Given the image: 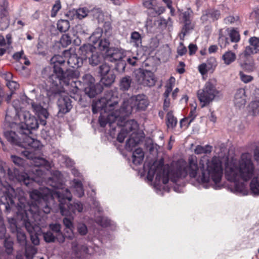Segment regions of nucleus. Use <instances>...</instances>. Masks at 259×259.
Listing matches in <instances>:
<instances>
[{
  "instance_id": "1",
  "label": "nucleus",
  "mask_w": 259,
  "mask_h": 259,
  "mask_svg": "<svg viewBox=\"0 0 259 259\" xmlns=\"http://www.w3.org/2000/svg\"><path fill=\"white\" fill-rule=\"evenodd\" d=\"M119 101L117 90H110L106 92L104 97L92 104V111L94 113L98 111L106 113L107 115H101L99 121L101 126H105L107 123L111 124L117 121V124L121 126L122 120L130 115L133 109L144 110L148 105L147 98L144 95H138L132 97L129 99L124 101L120 109L118 103Z\"/></svg>"
},
{
  "instance_id": "2",
  "label": "nucleus",
  "mask_w": 259,
  "mask_h": 259,
  "mask_svg": "<svg viewBox=\"0 0 259 259\" xmlns=\"http://www.w3.org/2000/svg\"><path fill=\"white\" fill-rule=\"evenodd\" d=\"M199 170L196 157L191 156L189 158V164L185 168V174L188 175L199 183L212 182L213 188L220 189L223 186L221 180L223 176L222 163L219 157H213L209 159L206 156L201 157L199 161Z\"/></svg>"
},
{
  "instance_id": "3",
  "label": "nucleus",
  "mask_w": 259,
  "mask_h": 259,
  "mask_svg": "<svg viewBox=\"0 0 259 259\" xmlns=\"http://www.w3.org/2000/svg\"><path fill=\"white\" fill-rule=\"evenodd\" d=\"M254 165L251 155L242 153L239 158H228L225 163L226 179L234 183V191L242 195H246L248 190L243 182L249 181L253 176Z\"/></svg>"
},
{
  "instance_id": "4",
  "label": "nucleus",
  "mask_w": 259,
  "mask_h": 259,
  "mask_svg": "<svg viewBox=\"0 0 259 259\" xmlns=\"http://www.w3.org/2000/svg\"><path fill=\"white\" fill-rule=\"evenodd\" d=\"M18 116L20 122L14 123V127L16 126L17 132L22 135H25L24 140L25 143L34 150L39 149L40 146V142L29 136L31 133V130H35L38 127V123L36 118L32 116L29 112L27 111L18 112Z\"/></svg>"
},
{
  "instance_id": "5",
  "label": "nucleus",
  "mask_w": 259,
  "mask_h": 259,
  "mask_svg": "<svg viewBox=\"0 0 259 259\" xmlns=\"http://www.w3.org/2000/svg\"><path fill=\"white\" fill-rule=\"evenodd\" d=\"M65 59L60 55H55L51 59V64H53V73L49 77V82L54 87H57L61 84L63 78H73L74 73L71 69L67 70L64 72L61 65L64 64Z\"/></svg>"
},
{
  "instance_id": "6",
  "label": "nucleus",
  "mask_w": 259,
  "mask_h": 259,
  "mask_svg": "<svg viewBox=\"0 0 259 259\" xmlns=\"http://www.w3.org/2000/svg\"><path fill=\"white\" fill-rule=\"evenodd\" d=\"M79 54L80 56V58H77L75 56H72L69 58L68 63L72 67H75L74 66L77 67L80 66L78 59L83 61L86 60L88 58L90 64L92 66L97 65L101 60V58L97 52L96 48L91 44L84 45L81 46L79 50Z\"/></svg>"
},
{
  "instance_id": "7",
  "label": "nucleus",
  "mask_w": 259,
  "mask_h": 259,
  "mask_svg": "<svg viewBox=\"0 0 259 259\" xmlns=\"http://www.w3.org/2000/svg\"><path fill=\"white\" fill-rule=\"evenodd\" d=\"M56 194L60 201V209L63 215H71L72 213H75L76 212H80L82 210V205L80 203H70L67 205L68 209H66L63 200H67L70 201L71 200V193L67 189L57 190Z\"/></svg>"
},
{
  "instance_id": "8",
  "label": "nucleus",
  "mask_w": 259,
  "mask_h": 259,
  "mask_svg": "<svg viewBox=\"0 0 259 259\" xmlns=\"http://www.w3.org/2000/svg\"><path fill=\"white\" fill-rule=\"evenodd\" d=\"M219 92L210 81L205 83L202 89L197 91V97L202 108L208 105L216 97Z\"/></svg>"
},
{
  "instance_id": "9",
  "label": "nucleus",
  "mask_w": 259,
  "mask_h": 259,
  "mask_svg": "<svg viewBox=\"0 0 259 259\" xmlns=\"http://www.w3.org/2000/svg\"><path fill=\"white\" fill-rule=\"evenodd\" d=\"M57 190L55 191L53 193L51 192L48 189L45 188L41 191L34 190L30 193V197L33 201L31 206H30V211L34 212V213L39 211L40 203L42 201L45 200V195L50 194L53 197H57L56 192Z\"/></svg>"
},
{
  "instance_id": "10",
  "label": "nucleus",
  "mask_w": 259,
  "mask_h": 259,
  "mask_svg": "<svg viewBox=\"0 0 259 259\" xmlns=\"http://www.w3.org/2000/svg\"><path fill=\"white\" fill-rule=\"evenodd\" d=\"M134 74L135 80L139 84L149 87L155 85L156 80L151 71L139 69L135 71Z\"/></svg>"
},
{
  "instance_id": "11",
  "label": "nucleus",
  "mask_w": 259,
  "mask_h": 259,
  "mask_svg": "<svg viewBox=\"0 0 259 259\" xmlns=\"http://www.w3.org/2000/svg\"><path fill=\"white\" fill-rule=\"evenodd\" d=\"M52 91L55 94H59L60 96L58 100V106L59 109V112L65 114L68 112L72 108L71 101L67 94L64 92L58 91V88L53 86L52 84Z\"/></svg>"
},
{
  "instance_id": "12",
  "label": "nucleus",
  "mask_w": 259,
  "mask_h": 259,
  "mask_svg": "<svg viewBox=\"0 0 259 259\" xmlns=\"http://www.w3.org/2000/svg\"><path fill=\"white\" fill-rule=\"evenodd\" d=\"M154 175H155V183L157 185L166 184L169 181L168 170L163 169L161 165L158 166L155 170L152 167L150 168L148 172V178L152 180Z\"/></svg>"
},
{
  "instance_id": "13",
  "label": "nucleus",
  "mask_w": 259,
  "mask_h": 259,
  "mask_svg": "<svg viewBox=\"0 0 259 259\" xmlns=\"http://www.w3.org/2000/svg\"><path fill=\"white\" fill-rule=\"evenodd\" d=\"M82 81L84 86V92L90 98L94 97L101 92L100 85L95 84V79L90 74L82 76Z\"/></svg>"
},
{
  "instance_id": "14",
  "label": "nucleus",
  "mask_w": 259,
  "mask_h": 259,
  "mask_svg": "<svg viewBox=\"0 0 259 259\" xmlns=\"http://www.w3.org/2000/svg\"><path fill=\"white\" fill-rule=\"evenodd\" d=\"M138 125L134 120L126 121L120 133L118 134L117 140L120 143H122L125 138L130 135L133 131L138 130Z\"/></svg>"
},
{
  "instance_id": "15",
  "label": "nucleus",
  "mask_w": 259,
  "mask_h": 259,
  "mask_svg": "<svg viewBox=\"0 0 259 259\" xmlns=\"http://www.w3.org/2000/svg\"><path fill=\"white\" fill-rule=\"evenodd\" d=\"M20 135L21 137L18 136L15 132L11 131H7L4 132L5 138L11 144L19 146H27L29 147V146L24 142V138H25V135Z\"/></svg>"
},
{
  "instance_id": "16",
  "label": "nucleus",
  "mask_w": 259,
  "mask_h": 259,
  "mask_svg": "<svg viewBox=\"0 0 259 259\" xmlns=\"http://www.w3.org/2000/svg\"><path fill=\"white\" fill-rule=\"evenodd\" d=\"M106 55L109 61L115 62L119 61L124 58L125 56V51L121 48H110V49L107 51Z\"/></svg>"
},
{
  "instance_id": "17",
  "label": "nucleus",
  "mask_w": 259,
  "mask_h": 259,
  "mask_svg": "<svg viewBox=\"0 0 259 259\" xmlns=\"http://www.w3.org/2000/svg\"><path fill=\"white\" fill-rule=\"evenodd\" d=\"M22 100H25L26 103L31 105L33 111L35 112L40 118H47L48 117L49 114L47 110L43 108L40 104L32 102L30 99L28 98L25 96H22Z\"/></svg>"
},
{
  "instance_id": "18",
  "label": "nucleus",
  "mask_w": 259,
  "mask_h": 259,
  "mask_svg": "<svg viewBox=\"0 0 259 259\" xmlns=\"http://www.w3.org/2000/svg\"><path fill=\"white\" fill-rule=\"evenodd\" d=\"M143 6L147 9L148 14L151 17H156L162 14L165 8L161 6H157L155 2L152 3L146 2L143 3Z\"/></svg>"
},
{
  "instance_id": "19",
  "label": "nucleus",
  "mask_w": 259,
  "mask_h": 259,
  "mask_svg": "<svg viewBox=\"0 0 259 259\" xmlns=\"http://www.w3.org/2000/svg\"><path fill=\"white\" fill-rule=\"evenodd\" d=\"M23 153L28 159L32 160L31 164H34L36 167L44 166L47 169H49L52 166V163L50 161L41 157L33 158L31 153L28 151H23Z\"/></svg>"
},
{
  "instance_id": "20",
  "label": "nucleus",
  "mask_w": 259,
  "mask_h": 259,
  "mask_svg": "<svg viewBox=\"0 0 259 259\" xmlns=\"http://www.w3.org/2000/svg\"><path fill=\"white\" fill-rule=\"evenodd\" d=\"M137 130L132 132L126 142L125 148L127 150H132L134 147L139 144L142 139V135L138 133Z\"/></svg>"
},
{
  "instance_id": "21",
  "label": "nucleus",
  "mask_w": 259,
  "mask_h": 259,
  "mask_svg": "<svg viewBox=\"0 0 259 259\" xmlns=\"http://www.w3.org/2000/svg\"><path fill=\"white\" fill-rule=\"evenodd\" d=\"M234 103L235 106L238 108L244 107L246 103L244 89H239L236 91L234 95Z\"/></svg>"
},
{
  "instance_id": "22",
  "label": "nucleus",
  "mask_w": 259,
  "mask_h": 259,
  "mask_svg": "<svg viewBox=\"0 0 259 259\" xmlns=\"http://www.w3.org/2000/svg\"><path fill=\"white\" fill-rule=\"evenodd\" d=\"M250 46L246 48L244 53L246 55L256 53L259 51V38L252 37L249 39Z\"/></svg>"
},
{
  "instance_id": "23",
  "label": "nucleus",
  "mask_w": 259,
  "mask_h": 259,
  "mask_svg": "<svg viewBox=\"0 0 259 259\" xmlns=\"http://www.w3.org/2000/svg\"><path fill=\"white\" fill-rule=\"evenodd\" d=\"M49 229L56 235L58 236V241L59 243H63L65 241V237L61 230V225L58 223L51 224L49 225Z\"/></svg>"
},
{
  "instance_id": "24",
  "label": "nucleus",
  "mask_w": 259,
  "mask_h": 259,
  "mask_svg": "<svg viewBox=\"0 0 259 259\" xmlns=\"http://www.w3.org/2000/svg\"><path fill=\"white\" fill-rule=\"evenodd\" d=\"M22 216V219L23 220L25 223V226L28 232L30 234H33L35 232H37L39 230V228L38 226H34L29 221L27 220V213L26 210H24V212H21Z\"/></svg>"
},
{
  "instance_id": "25",
  "label": "nucleus",
  "mask_w": 259,
  "mask_h": 259,
  "mask_svg": "<svg viewBox=\"0 0 259 259\" xmlns=\"http://www.w3.org/2000/svg\"><path fill=\"white\" fill-rule=\"evenodd\" d=\"M222 59L225 64L229 65L236 60V55L235 53L229 50L223 54Z\"/></svg>"
},
{
  "instance_id": "26",
  "label": "nucleus",
  "mask_w": 259,
  "mask_h": 259,
  "mask_svg": "<svg viewBox=\"0 0 259 259\" xmlns=\"http://www.w3.org/2000/svg\"><path fill=\"white\" fill-rule=\"evenodd\" d=\"M144 154L142 149H136L133 153L132 160L136 165L140 164L144 159Z\"/></svg>"
},
{
  "instance_id": "27",
  "label": "nucleus",
  "mask_w": 259,
  "mask_h": 259,
  "mask_svg": "<svg viewBox=\"0 0 259 259\" xmlns=\"http://www.w3.org/2000/svg\"><path fill=\"white\" fill-rule=\"evenodd\" d=\"M10 24L8 12L5 10L1 13L0 27L2 30L6 29Z\"/></svg>"
},
{
  "instance_id": "28",
  "label": "nucleus",
  "mask_w": 259,
  "mask_h": 259,
  "mask_svg": "<svg viewBox=\"0 0 259 259\" xmlns=\"http://www.w3.org/2000/svg\"><path fill=\"white\" fill-rule=\"evenodd\" d=\"M52 175V177L50 178L49 180V183H50V185L52 186L53 187L57 188L61 181L62 175L60 171L58 170L53 171Z\"/></svg>"
},
{
  "instance_id": "29",
  "label": "nucleus",
  "mask_w": 259,
  "mask_h": 259,
  "mask_svg": "<svg viewBox=\"0 0 259 259\" xmlns=\"http://www.w3.org/2000/svg\"><path fill=\"white\" fill-rule=\"evenodd\" d=\"M72 186L74 191L75 194L78 197H81L84 195V190L81 182L78 180H74L72 181Z\"/></svg>"
},
{
  "instance_id": "30",
  "label": "nucleus",
  "mask_w": 259,
  "mask_h": 259,
  "mask_svg": "<svg viewBox=\"0 0 259 259\" xmlns=\"http://www.w3.org/2000/svg\"><path fill=\"white\" fill-rule=\"evenodd\" d=\"M17 179L20 183H23L27 186L33 183L34 180L32 178H30L27 174L24 172H21L18 174L16 176Z\"/></svg>"
},
{
  "instance_id": "31",
  "label": "nucleus",
  "mask_w": 259,
  "mask_h": 259,
  "mask_svg": "<svg viewBox=\"0 0 259 259\" xmlns=\"http://www.w3.org/2000/svg\"><path fill=\"white\" fill-rule=\"evenodd\" d=\"M132 82L130 76H126L121 78L119 82L120 89L122 91H127L131 87Z\"/></svg>"
},
{
  "instance_id": "32",
  "label": "nucleus",
  "mask_w": 259,
  "mask_h": 259,
  "mask_svg": "<svg viewBox=\"0 0 259 259\" xmlns=\"http://www.w3.org/2000/svg\"><path fill=\"white\" fill-rule=\"evenodd\" d=\"M248 112L252 116H256L259 114L258 101H254L250 103L248 105Z\"/></svg>"
},
{
  "instance_id": "33",
  "label": "nucleus",
  "mask_w": 259,
  "mask_h": 259,
  "mask_svg": "<svg viewBox=\"0 0 259 259\" xmlns=\"http://www.w3.org/2000/svg\"><path fill=\"white\" fill-rule=\"evenodd\" d=\"M251 192L254 195H259V177L253 178L250 184Z\"/></svg>"
},
{
  "instance_id": "34",
  "label": "nucleus",
  "mask_w": 259,
  "mask_h": 259,
  "mask_svg": "<svg viewBox=\"0 0 259 259\" xmlns=\"http://www.w3.org/2000/svg\"><path fill=\"white\" fill-rule=\"evenodd\" d=\"M115 78V76L112 72L102 77L101 82L105 86H109L114 82Z\"/></svg>"
},
{
  "instance_id": "35",
  "label": "nucleus",
  "mask_w": 259,
  "mask_h": 259,
  "mask_svg": "<svg viewBox=\"0 0 259 259\" xmlns=\"http://www.w3.org/2000/svg\"><path fill=\"white\" fill-rule=\"evenodd\" d=\"M167 126L168 128H174L177 123V119L174 116L172 112H168L166 115Z\"/></svg>"
},
{
  "instance_id": "36",
  "label": "nucleus",
  "mask_w": 259,
  "mask_h": 259,
  "mask_svg": "<svg viewBox=\"0 0 259 259\" xmlns=\"http://www.w3.org/2000/svg\"><path fill=\"white\" fill-rule=\"evenodd\" d=\"M75 37V34L74 32H69L67 34H64L61 38V42L66 46H68L71 43V41Z\"/></svg>"
},
{
  "instance_id": "37",
  "label": "nucleus",
  "mask_w": 259,
  "mask_h": 259,
  "mask_svg": "<svg viewBox=\"0 0 259 259\" xmlns=\"http://www.w3.org/2000/svg\"><path fill=\"white\" fill-rule=\"evenodd\" d=\"M212 147L209 145L202 146L198 145L194 150V152L197 154H201L204 153H209L211 152Z\"/></svg>"
},
{
  "instance_id": "38",
  "label": "nucleus",
  "mask_w": 259,
  "mask_h": 259,
  "mask_svg": "<svg viewBox=\"0 0 259 259\" xmlns=\"http://www.w3.org/2000/svg\"><path fill=\"white\" fill-rule=\"evenodd\" d=\"M196 107H194L191 109L188 117L187 118L182 119L180 121V125L182 126V124L186 121L189 120L188 122V124H190L192 122L196 116Z\"/></svg>"
},
{
  "instance_id": "39",
  "label": "nucleus",
  "mask_w": 259,
  "mask_h": 259,
  "mask_svg": "<svg viewBox=\"0 0 259 259\" xmlns=\"http://www.w3.org/2000/svg\"><path fill=\"white\" fill-rule=\"evenodd\" d=\"M69 27L70 24L68 20H60L57 23V28L61 32L66 31Z\"/></svg>"
},
{
  "instance_id": "40",
  "label": "nucleus",
  "mask_w": 259,
  "mask_h": 259,
  "mask_svg": "<svg viewBox=\"0 0 259 259\" xmlns=\"http://www.w3.org/2000/svg\"><path fill=\"white\" fill-rule=\"evenodd\" d=\"M45 240L47 242H53L56 240L58 241V236L56 235L52 231L49 230L43 234Z\"/></svg>"
},
{
  "instance_id": "41",
  "label": "nucleus",
  "mask_w": 259,
  "mask_h": 259,
  "mask_svg": "<svg viewBox=\"0 0 259 259\" xmlns=\"http://www.w3.org/2000/svg\"><path fill=\"white\" fill-rule=\"evenodd\" d=\"M224 30H221L219 32V42L221 48H224L229 44L228 38L225 36Z\"/></svg>"
},
{
  "instance_id": "42",
  "label": "nucleus",
  "mask_w": 259,
  "mask_h": 259,
  "mask_svg": "<svg viewBox=\"0 0 259 259\" xmlns=\"http://www.w3.org/2000/svg\"><path fill=\"white\" fill-rule=\"evenodd\" d=\"M17 235V241L21 245H25L26 244V237L25 233L21 228L15 233Z\"/></svg>"
},
{
  "instance_id": "43",
  "label": "nucleus",
  "mask_w": 259,
  "mask_h": 259,
  "mask_svg": "<svg viewBox=\"0 0 259 259\" xmlns=\"http://www.w3.org/2000/svg\"><path fill=\"white\" fill-rule=\"evenodd\" d=\"M225 33L229 34L231 40L233 42H237L240 39L238 32L234 29L229 30L228 29L224 30Z\"/></svg>"
},
{
  "instance_id": "44",
  "label": "nucleus",
  "mask_w": 259,
  "mask_h": 259,
  "mask_svg": "<svg viewBox=\"0 0 259 259\" xmlns=\"http://www.w3.org/2000/svg\"><path fill=\"white\" fill-rule=\"evenodd\" d=\"M185 25L182 30L181 34H180V38L181 39H184L186 33L190 30L193 28V25L191 24L190 21H184Z\"/></svg>"
},
{
  "instance_id": "45",
  "label": "nucleus",
  "mask_w": 259,
  "mask_h": 259,
  "mask_svg": "<svg viewBox=\"0 0 259 259\" xmlns=\"http://www.w3.org/2000/svg\"><path fill=\"white\" fill-rule=\"evenodd\" d=\"M102 30L100 29H97L91 36L90 40L94 44H96L100 40V39L102 36Z\"/></svg>"
},
{
  "instance_id": "46",
  "label": "nucleus",
  "mask_w": 259,
  "mask_h": 259,
  "mask_svg": "<svg viewBox=\"0 0 259 259\" xmlns=\"http://www.w3.org/2000/svg\"><path fill=\"white\" fill-rule=\"evenodd\" d=\"M36 252V249L34 246H29L26 247L25 249V255L26 258L28 259H32Z\"/></svg>"
},
{
  "instance_id": "47",
  "label": "nucleus",
  "mask_w": 259,
  "mask_h": 259,
  "mask_svg": "<svg viewBox=\"0 0 259 259\" xmlns=\"http://www.w3.org/2000/svg\"><path fill=\"white\" fill-rule=\"evenodd\" d=\"M131 42L134 43L135 45L139 46L141 44V37L140 34L137 32H134L132 33Z\"/></svg>"
},
{
  "instance_id": "48",
  "label": "nucleus",
  "mask_w": 259,
  "mask_h": 259,
  "mask_svg": "<svg viewBox=\"0 0 259 259\" xmlns=\"http://www.w3.org/2000/svg\"><path fill=\"white\" fill-rule=\"evenodd\" d=\"M99 72L101 77L112 72V71H111L110 66L106 63L103 64L100 66Z\"/></svg>"
},
{
  "instance_id": "49",
  "label": "nucleus",
  "mask_w": 259,
  "mask_h": 259,
  "mask_svg": "<svg viewBox=\"0 0 259 259\" xmlns=\"http://www.w3.org/2000/svg\"><path fill=\"white\" fill-rule=\"evenodd\" d=\"M241 67L245 70L251 72L254 70V64L252 61H248L240 64Z\"/></svg>"
},
{
  "instance_id": "50",
  "label": "nucleus",
  "mask_w": 259,
  "mask_h": 259,
  "mask_svg": "<svg viewBox=\"0 0 259 259\" xmlns=\"http://www.w3.org/2000/svg\"><path fill=\"white\" fill-rule=\"evenodd\" d=\"M109 45L110 42L109 40L104 39L99 41L98 47L101 51H106V54H107V51L110 49L109 48Z\"/></svg>"
},
{
  "instance_id": "51",
  "label": "nucleus",
  "mask_w": 259,
  "mask_h": 259,
  "mask_svg": "<svg viewBox=\"0 0 259 259\" xmlns=\"http://www.w3.org/2000/svg\"><path fill=\"white\" fill-rule=\"evenodd\" d=\"M77 12V18L79 19L87 17L89 13V10L87 8H81L76 10Z\"/></svg>"
},
{
  "instance_id": "52",
  "label": "nucleus",
  "mask_w": 259,
  "mask_h": 259,
  "mask_svg": "<svg viewBox=\"0 0 259 259\" xmlns=\"http://www.w3.org/2000/svg\"><path fill=\"white\" fill-rule=\"evenodd\" d=\"M61 8V2L59 0H57L55 2L54 5L53 6L51 16L52 17H55L58 11Z\"/></svg>"
},
{
  "instance_id": "53",
  "label": "nucleus",
  "mask_w": 259,
  "mask_h": 259,
  "mask_svg": "<svg viewBox=\"0 0 259 259\" xmlns=\"http://www.w3.org/2000/svg\"><path fill=\"white\" fill-rule=\"evenodd\" d=\"M8 222L10 225V230L12 233H15L17 231H18V230L21 229L17 226L15 219L13 218H9Z\"/></svg>"
},
{
  "instance_id": "54",
  "label": "nucleus",
  "mask_w": 259,
  "mask_h": 259,
  "mask_svg": "<svg viewBox=\"0 0 259 259\" xmlns=\"http://www.w3.org/2000/svg\"><path fill=\"white\" fill-rule=\"evenodd\" d=\"M22 99V98H21ZM23 102L22 103H20V101L18 100H16L13 101V106L15 108L16 111L18 110L19 109L24 108L26 106L27 103H26L25 100H21Z\"/></svg>"
},
{
  "instance_id": "55",
  "label": "nucleus",
  "mask_w": 259,
  "mask_h": 259,
  "mask_svg": "<svg viewBox=\"0 0 259 259\" xmlns=\"http://www.w3.org/2000/svg\"><path fill=\"white\" fill-rule=\"evenodd\" d=\"M208 15H210L211 17L213 18L218 19L220 16V12L218 11H213L211 12H209L208 14H206V15H203L201 17V19L202 20H206L207 19L206 17Z\"/></svg>"
},
{
  "instance_id": "56",
  "label": "nucleus",
  "mask_w": 259,
  "mask_h": 259,
  "mask_svg": "<svg viewBox=\"0 0 259 259\" xmlns=\"http://www.w3.org/2000/svg\"><path fill=\"white\" fill-rule=\"evenodd\" d=\"M239 75L241 81L244 83H248L253 80L252 76L245 74L241 71L240 72Z\"/></svg>"
},
{
  "instance_id": "57",
  "label": "nucleus",
  "mask_w": 259,
  "mask_h": 259,
  "mask_svg": "<svg viewBox=\"0 0 259 259\" xmlns=\"http://www.w3.org/2000/svg\"><path fill=\"white\" fill-rule=\"evenodd\" d=\"M4 245L6 249V251L10 254L12 252L13 249V242L11 240L7 239L5 240Z\"/></svg>"
},
{
  "instance_id": "58",
  "label": "nucleus",
  "mask_w": 259,
  "mask_h": 259,
  "mask_svg": "<svg viewBox=\"0 0 259 259\" xmlns=\"http://www.w3.org/2000/svg\"><path fill=\"white\" fill-rule=\"evenodd\" d=\"M7 85L9 89L13 93L14 91L19 88V84L15 81H8Z\"/></svg>"
},
{
  "instance_id": "59",
  "label": "nucleus",
  "mask_w": 259,
  "mask_h": 259,
  "mask_svg": "<svg viewBox=\"0 0 259 259\" xmlns=\"http://www.w3.org/2000/svg\"><path fill=\"white\" fill-rule=\"evenodd\" d=\"M206 63L209 67V68H210L211 70H213L214 68L217 65V62L216 59L214 57H211L209 58L207 60Z\"/></svg>"
},
{
  "instance_id": "60",
  "label": "nucleus",
  "mask_w": 259,
  "mask_h": 259,
  "mask_svg": "<svg viewBox=\"0 0 259 259\" xmlns=\"http://www.w3.org/2000/svg\"><path fill=\"white\" fill-rule=\"evenodd\" d=\"M211 70V69L209 68V67L206 63H203L199 66V71L201 74H205L208 71Z\"/></svg>"
},
{
  "instance_id": "61",
  "label": "nucleus",
  "mask_w": 259,
  "mask_h": 259,
  "mask_svg": "<svg viewBox=\"0 0 259 259\" xmlns=\"http://www.w3.org/2000/svg\"><path fill=\"white\" fill-rule=\"evenodd\" d=\"M63 224L67 228L69 229L71 231V232H72L74 226L73 223L70 219L67 218H65L63 219Z\"/></svg>"
},
{
  "instance_id": "62",
  "label": "nucleus",
  "mask_w": 259,
  "mask_h": 259,
  "mask_svg": "<svg viewBox=\"0 0 259 259\" xmlns=\"http://www.w3.org/2000/svg\"><path fill=\"white\" fill-rule=\"evenodd\" d=\"M78 233L81 235H85L88 232L87 226L83 224H79L77 226Z\"/></svg>"
},
{
  "instance_id": "63",
  "label": "nucleus",
  "mask_w": 259,
  "mask_h": 259,
  "mask_svg": "<svg viewBox=\"0 0 259 259\" xmlns=\"http://www.w3.org/2000/svg\"><path fill=\"white\" fill-rule=\"evenodd\" d=\"M66 16L70 19V20H74L75 19H77V12L75 9H72L71 10L69 11L66 14Z\"/></svg>"
},
{
  "instance_id": "64",
  "label": "nucleus",
  "mask_w": 259,
  "mask_h": 259,
  "mask_svg": "<svg viewBox=\"0 0 259 259\" xmlns=\"http://www.w3.org/2000/svg\"><path fill=\"white\" fill-rule=\"evenodd\" d=\"M192 13V11L190 9H188L187 11L182 13V17L184 21H190V15Z\"/></svg>"
}]
</instances>
